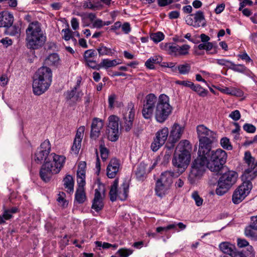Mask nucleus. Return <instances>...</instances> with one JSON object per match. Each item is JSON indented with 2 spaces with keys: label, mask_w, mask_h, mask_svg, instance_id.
<instances>
[{
  "label": "nucleus",
  "mask_w": 257,
  "mask_h": 257,
  "mask_svg": "<svg viewBox=\"0 0 257 257\" xmlns=\"http://www.w3.org/2000/svg\"><path fill=\"white\" fill-rule=\"evenodd\" d=\"M227 159L226 152L218 149L215 151L209 149L207 153L198 154V157L191 165V169L188 176V180L191 184L195 183L204 174L206 167L211 171L219 172L226 169L224 166Z\"/></svg>",
  "instance_id": "1"
},
{
  "label": "nucleus",
  "mask_w": 257,
  "mask_h": 257,
  "mask_svg": "<svg viewBox=\"0 0 257 257\" xmlns=\"http://www.w3.org/2000/svg\"><path fill=\"white\" fill-rule=\"evenodd\" d=\"M173 111L170 104V98L162 94L157 97L153 93L146 95L142 110V115L146 119H151L153 116L157 122L164 123L167 120Z\"/></svg>",
  "instance_id": "2"
},
{
  "label": "nucleus",
  "mask_w": 257,
  "mask_h": 257,
  "mask_svg": "<svg viewBox=\"0 0 257 257\" xmlns=\"http://www.w3.org/2000/svg\"><path fill=\"white\" fill-rule=\"evenodd\" d=\"M191 146L187 140L181 141L177 145L172 160L173 166L178 173H182L187 168L191 159Z\"/></svg>",
  "instance_id": "3"
},
{
  "label": "nucleus",
  "mask_w": 257,
  "mask_h": 257,
  "mask_svg": "<svg viewBox=\"0 0 257 257\" xmlns=\"http://www.w3.org/2000/svg\"><path fill=\"white\" fill-rule=\"evenodd\" d=\"M27 47L30 49H38L43 46L46 37L41 29V24L38 21L31 23L26 30Z\"/></svg>",
  "instance_id": "4"
},
{
  "label": "nucleus",
  "mask_w": 257,
  "mask_h": 257,
  "mask_svg": "<svg viewBox=\"0 0 257 257\" xmlns=\"http://www.w3.org/2000/svg\"><path fill=\"white\" fill-rule=\"evenodd\" d=\"M52 77V71L49 68L43 66L38 69L33 77L34 94L40 95L44 93L51 85Z\"/></svg>",
  "instance_id": "5"
},
{
  "label": "nucleus",
  "mask_w": 257,
  "mask_h": 257,
  "mask_svg": "<svg viewBox=\"0 0 257 257\" xmlns=\"http://www.w3.org/2000/svg\"><path fill=\"white\" fill-rule=\"evenodd\" d=\"M196 130L199 142L198 154L204 155L212 148V144L217 142V134L203 124L198 125Z\"/></svg>",
  "instance_id": "6"
},
{
  "label": "nucleus",
  "mask_w": 257,
  "mask_h": 257,
  "mask_svg": "<svg viewBox=\"0 0 257 257\" xmlns=\"http://www.w3.org/2000/svg\"><path fill=\"white\" fill-rule=\"evenodd\" d=\"M227 168L223 172L220 171L217 173L222 174L217 182V187L215 192L217 195L222 196L235 184L237 178V174L232 170H227Z\"/></svg>",
  "instance_id": "7"
},
{
  "label": "nucleus",
  "mask_w": 257,
  "mask_h": 257,
  "mask_svg": "<svg viewBox=\"0 0 257 257\" xmlns=\"http://www.w3.org/2000/svg\"><path fill=\"white\" fill-rule=\"evenodd\" d=\"M119 118L116 115H110L108 118L106 128L107 139L111 142L116 141L119 138Z\"/></svg>",
  "instance_id": "8"
},
{
  "label": "nucleus",
  "mask_w": 257,
  "mask_h": 257,
  "mask_svg": "<svg viewBox=\"0 0 257 257\" xmlns=\"http://www.w3.org/2000/svg\"><path fill=\"white\" fill-rule=\"evenodd\" d=\"M118 184V180L116 179L113 181V184L111 186L109 194L110 199L112 202L116 200L118 195L119 196L121 200L125 199L127 196L129 187L128 184L126 182L123 183L119 192H118L117 190Z\"/></svg>",
  "instance_id": "9"
},
{
  "label": "nucleus",
  "mask_w": 257,
  "mask_h": 257,
  "mask_svg": "<svg viewBox=\"0 0 257 257\" xmlns=\"http://www.w3.org/2000/svg\"><path fill=\"white\" fill-rule=\"evenodd\" d=\"M51 145L48 140H45L42 143L40 147L38 148L35 155L34 160L38 164H40L44 160L46 162H50Z\"/></svg>",
  "instance_id": "10"
},
{
  "label": "nucleus",
  "mask_w": 257,
  "mask_h": 257,
  "mask_svg": "<svg viewBox=\"0 0 257 257\" xmlns=\"http://www.w3.org/2000/svg\"><path fill=\"white\" fill-rule=\"evenodd\" d=\"M251 189L250 184L242 183L233 193L232 200L233 203L237 204L241 202L249 194Z\"/></svg>",
  "instance_id": "11"
},
{
  "label": "nucleus",
  "mask_w": 257,
  "mask_h": 257,
  "mask_svg": "<svg viewBox=\"0 0 257 257\" xmlns=\"http://www.w3.org/2000/svg\"><path fill=\"white\" fill-rule=\"evenodd\" d=\"M135 115L134 105L132 102L128 103L125 109V112L123 114L124 127L126 132H129L132 129Z\"/></svg>",
  "instance_id": "12"
},
{
  "label": "nucleus",
  "mask_w": 257,
  "mask_h": 257,
  "mask_svg": "<svg viewBox=\"0 0 257 257\" xmlns=\"http://www.w3.org/2000/svg\"><path fill=\"white\" fill-rule=\"evenodd\" d=\"M168 135L169 130L167 127H165L157 132L156 134V138L151 144V148L154 152L158 151L165 144Z\"/></svg>",
  "instance_id": "13"
},
{
  "label": "nucleus",
  "mask_w": 257,
  "mask_h": 257,
  "mask_svg": "<svg viewBox=\"0 0 257 257\" xmlns=\"http://www.w3.org/2000/svg\"><path fill=\"white\" fill-rule=\"evenodd\" d=\"M53 164L50 162H45L41 167L40 176L45 182H49L54 173Z\"/></svg>",
  "instance_id": "14"
},
{
  "label": "nucleus",
  "mask_w": 257,
  "mask_h": 257,
  "mask_svg": "<svg viewBox=\"0 0 257 257\" xmlns=\"http://www.w3.org/2000/svg\"><path fill=\"white\" fill-rule=\"evenodd\" d=\"M101 189L100 187L95 190L94 197L92 201L91 208L96 212H99L104 207V203L103 202V198L101 194ZM102 191L104 192L103 188L102 189Z\"/></svg>",
  "instance_id": "15"
},
{
  "label": "nucleus",
  "mask_w": 257,
  "mask_h": 257,
  "mask_svg": "<svg viewBox=\"0 0 257 257\" xmlns=\"http://www.w3.org/2000/svg\"><path fill=\"white\" fill-rule=\"evenodd\" d=\"M103 126L102 120L94 118L92 122L90 132V137L96 140L99 136L100 130Z\"/></svg>",
  "instance_id": "16"
},
{
  "label": "nucleus",
  "mask_w": 257,
  "mask_h": 257,
  "mask_svg": "<svg viewBox=\"0 0 257 257\" xmlns=\"http://www.w3.org/2000/svg\"><path fill=\"white\" fill-rule=\"evenodd\" d=\"M50 163H54V173H58L65 163V157L57 155L54 153L50 154Z\"/></svg>",
  "instance_id": "17"
},
{
  "label": "nucleus",
  "mask_w": 257,
  "mask_h": 257,
  "mask_svg": "<svg viewBox=\"0 0 257 257\" xmlns=\"http://www.w3.org/2000/svg\"><path fill=\"white\" fill-rule=\"evenodd\" d=\"M14 22L13 15L8 12L0 13V27L6 28L12 25Z\"/></svg>",
  "instance_id": "18"
},
{
  "label": "nucleus",
  "mask_w": 257,
  "mask_h": 257,
  "mask_svg": "<svg viewBox=\"0 0 257 257\" xmlns=\"http://www.w3.org/2000/svg\"><path fill=\"white\" fill-rule=\"evenodd\" d=\"M184 131V127L178 124L174 123L172 127L169 138L170 141H178L180 138Z\"/></svg>",
  "instance_id": "19"
},
{
  "label": "nucleus",
  "mask_w": 257,
  "mask_h": 257,
  "mask_svg": "<svg viewBox=\"0 0 257 257\" xmlns=\"http://www.w3.org/2000/svg\"><path fill=\"white\" fill-rule=\"evenodd\" d=\"M256 176L257 174L248 167V168L244 171L242 176V183H245L246 185L247 184H250V188H252V185L251 181L253 180Z\"/></svg>",
  "instance_id": "20"
},
{
  "label": "nucleus",
  "mask_w": 257,
  "mask_h": 257,
  "mask_svg": "<svg viewBox=\"0 0 257 257\" xmlns=\"http://www.w3.org/2000/svg\"><path fill=\"white\" fill-rule=\"evenodd\" d=\"M171 186L165 183H163L158 179L156 184L155 191L157 196L162 197L170 188Z\"/></svg>",
  "instance_id": "21"
},
{
  "label": "nucleus",
  "mask_w": 257,
  "mask_h": 257,
  "mask_svg": "<svg viewBox=\"0 0 257 257\" xmlns=\"http://www.w3.org/2000/svg\"><path fill=\"white\" fill-rule=\"evenodd\" d=\"M194 20V27L198 28L200 26L205 27L206 26V21L203 12L198 11L196 13L193 14Z\"/></svg>",
  "instance_id": "22"
},
{
  "label": "nucleus",
  "mask_w": 257,
  "mask_h": 257,
  "mask_svg": "<svg viewBox=\"0 0 257 257\" xmlns=\"http://www.w3.org/2000/svg\"><path fill=\"white\" fill-rule=\"evenodd\" d=\"M83 93L81 91H78L76 87H73L71 90H68L66 92V98L68 100L74 99L78 101L81 100Z\"/></svg>",
  "instance_id": "23"
},
{
  "label": "nucleus",
  "mask_w": 257,
  "mask_h": 257,
  "mask_svg": "<svg viewBox=\"0 0 257 257\" xmlns=\"http://www.w3.org/2000/svg\"><path fill=\"white\" fill-rule=\"evenodd\" d=\"M175 177V174L173 172L171 171H167L163 172L159 179L160 180L171 186L173 183V179Z\"/></svg>",
  "instance_id": "24"
},
{
  "label": "nucleus",
  "mask_w": 257,
  "mask_h": 257,
  "mask_svg": "<svg viewBox=\"0 0 257 257\" xmlns=\"http://www.w3.org/2000/svg\"><path fill=\"white\" fill-rule=\"evenodd\" d=\"M162 58L159 55H156L150 57L145 62V66L150 69L155 68L154 64H159L160 65L162 64Z\"/></svg>",
  "instance_id": "25"
},
{
  "label": "nucleus",
  "mask_w": 257,
  "mask_h": 257,
  "mask_svg": "<svg viewBox=\"0 0 257 257\" xmlns=\"http://www.w3.org/2000/svg\"><path fill=\"white\" fill-rule=\"evenodd\" d=\"M4 33L9 36L19 37L21 33V28L19 26L13 24L5 28Z\"/></svg>",
  "instance_id": "26"
},
{
  "label": "nucleus",
  "mask_w": 257,
  "mask_h": 257,
  "mask_svg": "<svg viewBox=\"0 0 257 257\" xmlns=\"http://www.w3.org/2000/svg\"><path fill=\"white\" fill-rule=\"evenodd\" d=\"M219 248L223 252L230 256L235 249V246L228 242H222L219 245Z\"/></svg>",
  "instance_id": "27"
},
{
  "label": "nucleus",
  "mask_w": 257,
  "mask_h": 257,
  "mask_svg": "<svg viewBox=\"0 0 257 257\" xmlns=\"http://www.w3.org/2000/svg\"><path fill=\"white\" fill-rule=\"evenodd\" d=\"M99 55H108L112 56L114 54V50L105 46L104 44L101 43L96 49Z\"/></svg>",
  "instance_id": "28"
},
{
  "label": "nucleus",
  "mask_w": 257,
  "mask_h": 257,
  "mask_svg": "<svg viewBox=\"0 0 257 257\" xmlns=\"http://www.w3.org/2000/svg\"><path fill=\"white\" fill-rule=\"evenodd\" d=\"M86 199L83 187H78L75 192V200L79 204L83 203Z\"/></svg>",
  "instance_id": "29"
},
{
  "label": "nucleus",
  "mask_w": 257,
  "mask_h": 257,
  "mask_svg": "<svg viewBox=\"0 0 257 257\" xmlns=\"http://www.w3.org/2000/svg\"><path fill=\"white\" fill-rule=\"evenodd\" d=\"M64 186L67 189V192H72L74 190V181L72 177L67 175L63 179Z\"/></svg>",
  "instance_id": "30"
},
{
  "label": "nucleus",
  "mask_w": 257,
  "mask_h": 257,
  "mask_svg": "<svg viewBox=\"0 0 257 257\" xmlns=\"http://www.w3.org/2000/svg\"><path fill=\"white\" fill-rule=\"evenodd\" d=\"M99 150L102 160L105 161L109 155V150L105 147L104 142L103 139L99 141Z\"/></svg>",
  "instance_id": "31"
},
{
  "label": "nucleus",
  "mask_w": 257,
  "mask_h": 257,
  "mask_svg": "<svg viewBox=\"0 0 257 257\" xmlns=\"http://www.w3.org/2000/svg\"><path fill=\"white\" fill-rule=\"evenodd\" d=\"M136 177L139 180L144 179L146 175V167L144 164H140L135 171Z\"/></svg>",
  "instance_id": "32"
},
{
  "label": "nucleus",
  "mask_w": 257,
  "mask_h": 257,
  "mask_svg": "<svg viewBox=\"0 0 257 257\" xmlns=\"http://www.w3.org/2000/svg\"><path fill=\"white\" fill-rule=\"evenodd\" d=\"M97 55V52L93 49H89L85 51L84 54V58L86 62H89L91 64H95L94 61L90 60V58H94Z\"/></svg>",
  "instance_id": "33"
},
{
  "label": "nucleus",
  "mask_w": 257,
  "mask_h": 257,
  "mask_svg": "<svg viewBox=\"0 0 257 257\" xmlns=\"http://www.w3.org/2000/svg\"><path fill=\"white\" fill-rule=\"evenodd\" d=\"M59 57L57 53H52L46 59V63L49 65H56L59 61Z\"/></svg>",
  "instance_id": "34"
},
{
  "label": "nucleus",
  "mask_w": 257,
  "mask_h": 257,
  "mask_svg": "<svg viewBox=\"0 0 257 257\" xmlns=\"http://www.w3.org/2000/svg\"><path fill=\"white\" fill-rule=\"evenodd\" d=\"M120 64H121V62L115 59L111 60L108 59H103L101 61V66L105 69L115 66Z\"/></svg>",
  "instance_id": "35"
},
{
  "label": "nucleus",
  "mask_w": 257,
  "mask_h": 257,
  "mask_svg": "<svg viewBox=\"0 0 257 257\" xmlns=\"http://www.w3.org/2000/svg\"><path fill=\"white\" fill-rule=\"evenodd\" d=\"M254 230L252 226V224L250 223V225L247 226L245 228L244 233L246 236L250 237L252 239L257 240V234L253 231Z\"/></svg>",
  "instance_id": "36"
},
{
  "label": "nucleus",
  "mask_w": 257,
  "mask_h": 257,
  "mask_svg": "<svg viewBox=\"0 0 257 257\" xmlns=\"http://www.w3.org/2000/svg\"><path fill=\"white\" fill-rule=\"evenodd\" d=\"M193 91H195L198 93V94L202 97H204L206 96L207 94V90L203 88L200 85H194L193 84V86L191 88Z\"/></svg>",
  "instance_id": "37"
},
{
  "label": "nucleus",
  "mask_w": 257,
  "mask_h": 257,
  "mask_svg": "<svg viewBox=\"0 0 257 257\" xmlns=\"http://www.w3.org/2000/svg\"><path fill=\"white\" fill-rule=\"evenodd\" d=\"M221 146L227 150H231L232 146L230 142L229 139L227 137L222 138L220 141Z\"/></svg>",
  "instance_id": "38"
},
{
  "label": "nucleus",
  "mask_w": 257,
  "mask_h": 257,
  "mask_svg": "<svg viewBox=\"0 0 257 257\" xmlns=\"http://www.w3.org/2000/svg\"><path fill=\"white\" fill-rule=\"evenodd\" d=\"M190 69L191 66L189 64L179 65L177 67V70L179 73L184 75L188 74L190 72Z\"/></svg>",
  "instance_id": "39"
},
{
  "label": "nucleus",
  "mask_w": 257,
  "mask_h": 257,
  "mask_svg": "<svg viewBox=\"0 0 257 257\" xmlns=\"http://www.w3.org/2000/svg\"><path fill=\"white\" fill-rule=\"evenodd\" d=\"M219 91L224 94L236 96L239 91L235 88H230L228 87H223L219 89Z\"/></svg>",
  "instance_id": "40"
},
{
  "label": "nucleus",
  "mask_w": 257,
  "mask_h": 257,
  "mask_svg": "<svg viewBox=\"0 0 257 257\" xmlns=\"http://www.w3.org/2000/svg\"><path fill=\"white\" fill-rule=\"evenodd\" d=\"M13 217V215L11 214L8 209H5L3 215H0V224H4L6 220H10Z\"/></svg>",
  "instance_id": "41"
},
{
  "label": "nucleus",
  "mask_w": 257,
  "mask_h": 257,
  "mask_svg": "<svg viewBox=\"0 0 257 257\" xmlns=\"http://www.w3.org/2000/svg\"><path fill=\"white\" fill-rule=\"evenodd\" d=\"M150 38L155 43H159L164 38V35L161 32L152 34L150 35Z\"/></svg>",
  "instance_id": "42"
},
{
  "label": "nucleus",
  "mask_w": 257,
  "mask_h": 257,
  "mask_svg": "<svg viewBox=\"0 0 257 257\" xmlns=\"http://www.w3.org/2000/svg\"><path fill=\"white\" fill-rule=\"evenodd\" d=\"M229 69L234 71L241 73L244 72L246 70V67L244 65L242 64L236 65L233 62L232 63L231 66H229Z\"/></svg>",
  "instance_id": "43"
},
{
  "label": "nucleus",
  "mask_w": 257,
  "mask_h": 257,
  "mask_svg": "<svg viewBox=\"0 0 257 257\" xmlns=\"http://www.w3.org/2000/svg\"><path fill=\"white\" fill-rule=\"evenodd\" d=\"M81 146V141L74 139L71 150L75 154H78Z\"/></svg>",
  "instance_id": "44"
},
{
  "label": "nucleus",
  "mask_w": 257,
  "mask_h": 257,
  "mask_svg": "<svg viewBox=\"0 0 257 257\" xmlns=\"http://www.w3.org/2000/svg\"><path fill=\"white\" fill-rule=\"evenodd\" d=\"M189 48L190 46L188 45H184L182 46H178L177 55H185L187 54Z\"/></svg>",
  "instance_id": "45"
},
{
  "label": "nucleus",
  "mask_w": 257,
  "mask_h": 257,
  "mask_svg": "<svg viewBox=\"0 0 257 257\" xmlns=\"http://www.w3.org/2000/svg\"><path fill=\"white\" fill-rule=\"evenodd\" d=\"M191 196L192 198L195 201V204L197 206H200L201 205H202L203 199L199 196L197 192H193Z\"/></svg>",
  "instance_id": "46"
},
{
  "label": "nucleus",
  "mask_w": 257,
  "mask_h": 257,
  "mask_svg": "<svg viewBox=\"0 0 257 257\" xmlns=\"http://www.w3.org/2000/svg\"><path fill=\"white\" fill-rule=\"evenodd\" d=\"M133 253V251L130 249L121 248L117 251V254L120 257H127Z\"/></svg>",
  "instance_id": "47"
},
{
  "label": "nucleus",
  "mask_w": 257,
  "mask_h": 257,
  "mask_svg": "<svg viewBox=\"0 0 257 257\" xmlns=\"http://www.w3.org/2000/svg\"><path fill=\"white\" fill-rule=\"evenodd\" d=\"M178 45L170 44H169L167 46V49L169 54L170 55H174L175 56H177V52L178 50Z\"/></svg>",
  "instance_id": "48"
},
{
  "label": "nucleus",
  "mask_w": 257,
  "mask_h": 257,
  "mask_svg": "<svg viewBox=\"0 0 257 257\" xmlns=\"http://www.w3.org/2000/svg\"><path fill=\"white\" fill-rule=\"evenodd\" d=\"M244 159L248 166L254 161V158L251 156V153L249 151L245 152Z\"/></svg>",
  "instance_id": "49"
},
{
  "label": "nucleus",
  "mask_w": 257,
  "mask_h": 257,
  "mask_svg": "<svg viewBox=\"0 0 257 257\" xmlns=\"http://www.w3.org/2000/svg\"><path fill=\"white\" fill-rule=\"evenodd\" d=\"M176 228V224L173 223L171 224H169L167 226L165 227H158L156 228V231L158 233H161L162 231H167L168 230L174 229Z\"/></svg>",
  "instance_id": "50"
},
{
  "label": "nucleus",
  "mask_w": 257,
  "mask_h": 257,
  "mask_svg": "<svg viewBox=\"0 0 257 257\" xmlns=\"http://www.w3.org/2000/svg\"><path fill=\"white\" fill-rule=\"evenodd\" d=\"M243 130L248 133H254L255 132L256 127L252 124L245 123L243 126Z\"/></svg>",
  "instance_id": "51"
},
{
  "label": "nucleus",
  "mask_w": 257,
  "mask_h": 257,
  "mask_svg": "<svg viewBox=\"0 0 257 257\" xmlns=\"http://www.w3.org/2000/svg\"><path fill=\"white\" fill-rule=\"evenodd\" d=\"M216 63L219 65L227 67L228 69H229V66H231L232 62L229 60L222 59H217Z\"/></svg>",
  "instance_id": "52"
},
{
  "label": "nucleus",
  "mask_w": 257,
  "mask_h": 257,
  "mask_svg": "<svg viewBox=\"0 0 257 257\" xmlns=\"http://www.w3.org/2000/svg\"><path fill=\"white\" fill-rule=\"evenodd\" d=\"M62 33H64L63 38L65 40L68 41L72 38V32L69 28L63 29Z\"/></svg>",
  "instance_id": "53"
},
{
  "label": "nucleus",
  "mask_w": 257,
  "mask_h": 257,
  "mask_svg": "<svg viewBox=\"0 0 257 257\" xmlns=\"http://www.w3.org/2000/svg\"><path fill=\"white\" fill-rule=\"evenodd\" d=\"M229 116L233 120L237 121L240 118V113L239 110H235L232 111L229 115Z\"/></svg>",
  "instance_id": "54"
},
{
  "label": "nucleus",
  "mask_w": 257,
  "mask_h": 257,
  "mask_svg": "<svg viewBox=\"0 0 257 257\" xmlns=\"http://www.w3.org/2000/svg\"><path fill=\"white\" fill-rule=\"evenodd\" d=\"M159 6L163 7L169 5L174 2V0H157Z\"/></svg>",
  "instance_id": "55"
},
{
  "label": "nucleus",
  "mask_w": 257,
  "mask_h": 257,
  "mask_svg": "<svg viewBox=\"0 0 257 257\" xmlns=\"http://www.w3.org/2000/svg\"><path fill=\"white\" fill-rule=\"evenodd\" d=\"M185 21L188 25L194 27L195 23L193 14L187 16L185 18Z\"/></svg>",
  "instance_id": "56"
},
{
  "label": "nucleus",
  "mask_w": 257,
  "mask_h": 257,
  "mask_svg": "<svg viewBox=\"0 0 257 257\" xmlns=\"http://www.w3.org/2000/svg\"><path fill=\"white\" fill-rule=\"evenodd\" d=\"M176 142L177 141H170V139L169 138L168 141L166 145L167 151L172 152V150L175 146V144Z\"/></svg>",
  "instance_id": "57"
},
{
  "label": "nucleus",
  "mask_w": 257,
  "mask_h": 257,
  "mask_svg": "<svg viewBox=\"0 0 257 257\" xmlns=\"http://www.w3.org/2000/svg\"><path fill=\"white\" fill-rule=\"evenodd\" d=\"M84 131V126H81L79 127V130L77 132L75 138L74 139L82 141V132Z\"/></svg>",
  "instance_id": "58"
},
{
  "label": "nucleus",
  "mask_w": 257,
  "mask_h": 257,
  "mask_svg": "<svg viewBox=\"0 0 257 257\" xmlns=\"http://www.w3.org/2000/svg\"><path fill=\"white\" fill-rule=\"evenodd\" d=\"M95 244L97 246H98V247L102 246L103 248H108L111 247V246H112V244H111L110 243H109L107 242H103V243H102V242L99 241H96Z\"/></svg>",
  "instance_id": "59"
},
{
  "label": "nucleus",
  "mask_w": 257,
  "mask_h": 257,
  "mask_svg": "<svg viewBox=\"0 0 257 257\" xmlns=\"http://www.w3.org/2000/svg\"><path fill=\"white\" fill-rule=\"evenodd\" d=\"M177 83L190 88L193 86V82L189 81H177Z\"/></svg>",
  "instance_id": "60"
},
{
  "label": "nucleus",
  "mask_w": 257,
  "mask_h": 257,
  "mask_svg": "<svg viewBox=\"0 0 257 257\" xmlns=\"http://www.w3.org/2000/svg\"><path fill=\"white\" fill-rule=\"evenodd\" d=\"M8 81L9 79L7 75L5 74L2 75L0 77V85L2 86H6L7 84Z\"/></svg>",
  "instance_id": "61"
},
{
  "label": "nucleus",
  "mask_w": 257,
  "mask_h": 257,
  "mask_svg": "<svg viewBox=\"0 0 257 257\" xmlns=\"http://www.w3.org/2000/svg\"><path fill=\"white\" fill-rule=\"evenodd\" d=\"M91 0H87L84 3L83 7L84 8H87L91 10H94L96 6L91 3Z\"/></svg>",
  "instance_id": "62"
},
{
  "label": "nucleus",
  "mask_w": 257,
  "mask_h": 257,
  "mask_svg": "<svg viewBox=\"0 0 257 257\" xmlns=\"http://www.w3.org/2000/svg\"><path fill=\"white\" fill-rule=\"evenodd\" d=\"M71 24L73 30H76L79 28V22L76 18H73L71 20Z\"/></svg>",
  "instance_id": "63"
},
{
  "label": "nucleus",
  "mask_w": 257,
  "mask_h": 257,
  "mask_svg": "<svg viewBox=\"0 0 257 257\" xmlns=\"http://www.w3.org/2000/svg\"><path fill=\"white\" fill-rule=\"evenodd\" d=\"M57 201L59 203V204L63 207H65L67 206L68 202L67 201L64 199V197H62V196H58L57 198Z\"/></svg>",
  "instance_id": "64"
}]
</instances>
